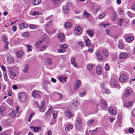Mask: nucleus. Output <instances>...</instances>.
Returning a JSON list of instances; mask_svg holds the SVG:
<instances>
[{"mask_svg":"<svg viewBox=\"0 0 135 135\" xmlns=\"http://www.w3.org/2000/svg\"><path fill=\"white\" fill-rule=\"evenodd\" d=\"M92 68L93 65L92 64H89L87 66V68L89 71L91 70Z\"/></svg>","mask_w":135,"mask_h":135,"instance_id":"46","label":"nucleus"},{"mask_svg":"<svg viewBox=\"0 0 135 135\" xmlns=\"http://www.w3.org/2000/svg\"><path fill=\"white\" fill-rule=\"evenodd\" d=\"M65 116L69 118L73 116V114L69 111H66L65 113Z\"/></svg>","mask_w":135,"mask_h":135,"instance_id":"23","label":"nucleus"},{"mask_svg":"<svg viewBox=\"0 0 135 135\" xmlns=\"http://www.w3.org/2000/svg\"><path fill=\"white\" fill-rule=\"evenodd\" d=\"M94 122V120L93 119H91L89 120L87 122V124L89 126H90V124Z\"/></svg>","mask_w":135,"mask_h":135,"instance_id":"48","label":"nucleus"},{"mask_svg":"<svg viewBox=\"0 0 135 135\" xmlns=\"http://www.w3.org/2000/svg\"><path fill=\"white\" fill-rule=\"evenodd\" d=\"M48 84V82L47 81H45L43 83V85L45 87L47 86Z\"/></svg>","mask_w":135,"mask_h":135,"instance_id":"61","label":"nucleus"},{"mask_svg":"<svg viewBox=\"0 0 135 135\" xmlns=\"http://www.w3.org/2000/svg\"><path fill=\"white\" fill-rule=\"evenodd\" d=\"M20 100L22 102H24L26 100L27 97L26 94L24 92L20 93L19 95Z\"/></svg>","mask_w":135,"mask_h":135,"instance_id":"2","label":"nucleus"},{"mask_svg":"<svg viewBox=\"0 0 135 135\" xmlns=\"http://www.w3.org/2000/svg\"><path fill=\"white\" fill-rule=\"evenodd\" d=\"M108 112L109 113L112 115H114L116 114V111L111 107H109L108 108Z\"/></svg>","mask_w":135,"mask_h":135,"instance_id":"14","label":"nucleus"},{"mask_svg":"<svg viewBox=\"0 0 135 135\" xmlns=\"http://www.w3.org/2000/svg\"><path fill=\"white\" fill-rule=\"evenodd\" d=\"M127 14L128 16L129 17H132L134 16V14L129 11H127Z\"/></svg>","mask_w":135,"mask_h":135,"instance_id":"47","label":"nucleus"},{"mask_svg":"<svg viewBox=\"0 0 135 135\" xmlns=\"http://www.w3.org/2000/svg\"><path fill=\"white\" fill-rule=\"evenodd\" d=\"M133 103V102H130L128 101L124 103V106L127 107H129L130 106H132Z\"/></svg>","mask_w":135,"mask_h":135,"instance_id":"31","label":"nucleus"},{"mask_svg":"<svg viewBox=\"0 0 135 135\" xmlns=\"http://www.w3.org/2000/svg\"><path fill=\"white\" fill-rule=\"evenodd\" d=\"M110 85L112 87L118 88L119 89L120 88V85L118 84L117 81L114 79H112L110 80Z\"/></svg>","mask_w":135,"mask_h":135,"instance_id":"1","label":"nucleus"},{"mask_svg":"<svg viewBox=\"0 0 135 135\" xmlns=\"http://www.w3.org/2000/svg\"><path fill=\"white\" fill-rule=\"evenodd\" d=\"M118 46L120 49H122L124 48L123 45L122 43H119L118 44Z\"/></svg>","mask_w":135,"mask_h":135,"instance_id":"55","label":"nucleus"},{"mask_svg":"<svg viewBox=\"0 0 135 135\" xmlns=\"http://www.w3.org/2000/svg\"><path fill=\"white\" fill-rule=\"evenodd\" d=\"M97 58L99 60H102L103 59V56L99 51H97L96 52Z\"/></svg>","mask_w":135,"mask_h":135,"instance_id":"18","label":"nucleus"},{"mask_svg":"<svg viewBox=\"0 0 135 135\" xmlns=\"http://www.w3.org/2000/svg\"><path fill=\"white\" fill-rule=\"evenodd\" d=\"M16 54L17 57L20 58L23 56L24 55V53L23 51L20 50L17 52Z\"/></svg>","mask_w":135,"mask_h":135,"instance_id":"17","label":"nucleus"},{"mask_svg":"<svg viewBox=\"0 0 135 135\" xmlns=\"http://www.w3.org/2000/svg\"><path fill=\"white\" fill-rule=\"evenodd\" d=\"M56 30L55 29H53L51 32L47 31V32L49 35L50 36H51L53 34L55 33Z\"/></svg>","mask_w":135,"mask_h":135,"instance_id":"40","label":"nucleus"},{"mask_svg":"<svg viewBox=\"0 0 135 135\" xmlns=\"http://www.w3.org/2000/svg\"><path fill=\"white\" fill-rule=\"evenodd\" d=\"M46 63L49 65H51L52 64L51 61V59L50 58H48L46 59L45 60Z\"/></svg>","mask_w":135,"mask_h":135,"instance_id":"37","label":"nucleus"},{"mask_svg":"<svg viewBox=\"0 0 135 135\" xmlns=\"http://www.w3.org/2000/svg\"><path fill=\"white\" fill-rule=\"evenodd\" d=\"M132 91L133 90L132 88L127 87L125 89L124 95L126 97H128L131 94Z\"/></svg>","mask_w":135,"mask_h":135,"instance_id":"7","label":"nucleus"},{"mask_svg":"<svg viewBox=\"0 0 135 135\" xmlns=\"http://www.w3.org/2000/svg\"><path fill=\"white\" fill-rule=\"evenodd\" d=\"M132 9L135 11V3H134L132 5L131 7Z\"/></svg>","mask_w":135,"mask_h":135,"instance_id":"62","label":"nucleus"},{"mask_svg":"<svg viewBox=\"0 0 135 135\" xmlns=\"http://www.w3.org/2000/svg\"><path fill=\"white\" fill-rule=\"evenodd\" d=\"M52 115L53 118H54V122L52 123V121L50 122V125H53V124L55 123V119L56 118L57 115V111H55V110H53L52 112Z\"/></svg>","mask_w":135,"mask_h":135,"instance_id":"16","label":"nucleus"},{"mask_svg":"<svg viewBox=\"0 0 135 135\" xmlns=\"http://www.w3.org/2000/svg\"><path fill=\"white\" fill-rule=\"evenodd\" d=\"M52 22L51 21H49L47 22L45 25V26L48 27L49 26Z\"/></svg>","mask_w":135,"mask_h":135,"instance_id":"60","label":"nucleus"},{"mask_svg":"<svg viewBox=\"0 0 135 135\" xmlns=\"http://www.w3.org/2000/svg\"><path fill=\"white\" fill-rule=\"evenodd\" d=\"M9 73L12 76L16 77L17 74H16V71L15 70L12 69H9Z\"/></svg>","mask_w":135,"mask_h":135,"instance_id":"28","label":"nucleus"},{"mask_svg":"<svg viewBox=\"0 0 135 135\" xmlns=\"http://www.w3.org/2000/svg\"><path fill=\"white\" fill-rule=\"evenodd\" d=\"M112 13L111 17L112 20L114 21L117 19V15L116 12L113 10H112Z\"/></svg>","mask_w":135,"mask_h":135,"instance_id":"12","label":"nucleus"},{"mask_svg":"<svg viewBox=\"0 0 135 135\" xmlns=\"http://www.w3.org/2000/svg\"><path fill=\"white\" fill-rule=\"evenodd\" d=\"M52 108H49L48 111H47V112L45 114H48L49 113H50L51 111L52 110Z\"/></svg>","mask_w":135,"mask_h":135,"instance_id":"63","label":"nucleus"},{"mask_svg":"<svg viewBox=\"0 0 135 135\" xmlns=\"http://www.w3.org/2000/svg\"><path fill=\"white\" fill-rule=\"evenodd\" d=\"M31 130L35 132H37L40 131L41 129V128L40 126L34 127V126H31L30 127Z\"/></svg>","mask_w":135,"mask_h":135,"instance_id":"10","label":"nucleus"},{"mask_svg":"<svg viewBox=\"0 0 135 135\" xmlns=\"http://www.w3.org/2000/svg\"><path fill=\"white\" fill-rule=\"evenodd\" d=\"M81 84V82L79 80H76L74 84V89L75 90H77L80 86Z\"/></svg>","mask_w":135,"mask_h":135,"instance_id":"15","label":"nucleus"},{"mask_svg":"<svg viewBox=\"0 0 135 135\" xmlns=\"http://www.w3.org/2000/svg\"><path fill=\"white\" fill-rule=\"evenodd\" d=\"M40 0H34L33 2V3L34 5H37L40 3Z\"/></svg>","mask_w":135,"mask_h":135,"instance_id":"43","label":"nucleus"},{"mask_svg":"<svg viewBox=\"0 0 135 135\" xmlns=\"http://www.w3.org/2000/svg\"><path fill=\"white\" fill-rule=\"evenodd\" d=\"M98 128H97L95 129H93L91 130H90L89 131V133L92 135L95 134L98 132Z\"/></svg>","mask_w":135,"mask_h":135,"instance_id":"25","label":"nucleus"},{"mask_svg":"<svg viewBox=\"0 0 135 135\" xmlns=\"http://www.w3.org/2000/svg\"><path fill=\"white\" fill-rule=\"evenodd\" d=\"M134 129L132 128H130L128 130V132L130 133H132L134 132Z\"/></svg>","mask_w":135,"mask_h":135,"instance_id":"52","label":"nucleus"},{"mask_svg":"<svg viewBox=\"0 0 135 135\" xmlns=\"http://www.w3.org/2000/svg\"><path fill=\"white\" fill-rule=\"evenodd\" d=\"M71 63L73 65L74 67H76L77 66V64L75 62V59L74 57H73L71 59Z\"/></svg>","mask_w":135,"mask_h":135,"instance_id":"34","label":"nucleus"},{"mask_svg":"<svg viewBox=\"0 0 135 135\" xmlns=\"http://www.w3.org/2000/svg\"><path fill=\"white\" fill-rule=\"evenodd\" d=\"M60 47L61 49L58 50V52H64L65 51V49L67 48V46L65 44L61 45L60 46Z\"/></svg>","mask_w":135,"mask_h":135,"instance_id":"9","label":"nucleus"},{"mask_svg":"<svg viewBox=\"0 0 135 135\" xmlns=\"http://www.w3.org/2000/svg\"><path fill=\"white\" fill-rule=\"evenodd\" d=\"M100 102L101 107L103 109H104L107 107V103L104 100L101 99Z\"/></svg>","mask_w":135,"mask_h":135,"instance_id":"13","label":"nucleus"},{"mask_svg":"<svg viewBox=\"0 0 135 135\" xmlns=\"http://www.w3.org/2000/svg\"><path fill=\"white\" fill-rule=\"evenodd\" d=\"M86 33L90 37H92L93 36L94 32L88 30L86 31Z\"/></svg>","mask_w":135,"mask_h":135,"instance_id":"32","label":"nucleus"},{"mask_svg":"<svg viewBox=\"0 0 135 135\" xmlns=\"http://www.w3.org/2000/svg\"><path fill=\"white\" fill-rule=\"evenodd\" d=\"M134 38L131 36H129L127 37L126 40V41L128 42H131L134 40Z\"/></svg>","mask_w":135,"mask_h":135,"instance_id":"33","label":"nucleus"},{"mask_svg":"<svg viewBox=\"0 0 135 135\" xmlns=\"http://www.w3.org/2000/svg\"><path fill=\"white\" fill-rule=\"evenodd\" d=\"M86 92L85 91H84L80 94V96L81 97H83L86 94Z\"/></svg>","mask_w":135,"mask_h":135,"instance_id":"57","label":"nucleus"},{"mask_svg":"<svg viewBox=\"0 0 135 135\" xmlns=\"http://www.w3.org/2000/svg\"><path fill=\"white\" fill-rule=\"evenodd\" d=\"M63 10L64 11V14H66L68 13L69 11V8L66 6H63Z\"/></svg>","mask_w":135,"mask_h":135,"instance_id":"26","label":"nucleus"},{"mask_svg":"<svg viewBox=\"0 0 135 135\" xmlns=\"http://www.w3.org/2000/svg\"><path fill=\"white\" fill-rule=\"evenodd\" d=\"M26 46L27 48V51L28 52L31 51L32 50V47L31 45L29 44H26Z\"/></svg>","mask_w":135,"mask_h":135,"instance_id":"35","label":"nucleus"},{"mask_svg":"<svg viewBox=\"0 0 135 135\" xmlns=\"http://www.w3.org/2000/svg\"><path fill=\"white\" fill-rule=\"evenodd\" d=\"M31 14L33 16L39 15L40 13L37 12L35 11L32 12Z\"/></svg>","mask_w":135,"mask_h":135,"instance_id":"49","label":"nucleus"},{"mask_svg":"<svg viewBox=\"0 0 135 135\" xmlns=\"http://www.w3.org/2000/svg\"><path fill=\"white\" fill-rule=\"evenodd\" d=\"M72 24L71 23L69 22H66L64 24V26L66 28H68L71 26Z\"/></svg>","mask_w":135,"mask_h":135,"instance_id":"39","label":"nucleus"},{"mask_svg":"<svg viewBox=\"0 0 135 135\" xmlns=\"http://www.w3.org/2000/svg\"><path fill=\"white\" fill-rule=\"evenodd\" d=\"M127 55L126 53L121 52L119 55V58L121 59H124L127 57Z\"/></svg>","mask_w":135,"mask_h":135,"instance_id":"21","label":"nucleus"},{"mask_svg":"<svg viewBox=\"0 0 135 135\" xmlns=\"http://www.w3.org/2000/svg\"><path fill=\"white\" fill-rule=\"evenodd\" d=\"M72 103L73 105L75 106H76L79 104L78 101L76 100H74L72 101Z\"/></svg>","mask_w":135,"mask_h":135,"instance_id":"45","label":"nucleus"},{"mask_svg":"<svg viewBox=\"0 0 135 135\" xmlns=\"http://www.w3.org/2000/svg\"><path fill=\"white\" fill-rule=\"evenodd\" d=\"M74 31L75 34L76 35H79L82 33V29L80 27L78 26L75 28Z\"/></svg>","mask_w":135,"mask_h":135,"instance_id":"6","label":"nucleus"},{"mask_svg":"<svg viewBox=\"0 0 135 135\" xmlns=\"http://www.w3.org/2000/svg\"><path fill=\"white\" fill-rule=\"evenodd\" d=\"M128 77V75L127 74H122L119 78V80L120 82H124L126 81Z\"/></svg>","mask_w":135,"mask_h":135,"instance_id":"3","label":"nucleus"},{"mask_svg":"<svg viewBox=\"0 0 135 135\" xmlns=\"http://www.w3.org/2000/svg\"><path fill=\"white\" fill-rule=\"evenodd\" d=\"M102 71L101 66L99 65L97 66L96 68V73L99 75H100L102 73Z\"/></svg>","mask_w":135,"mask_h":135,"instance_id":"20","label":"nucleus"},{"mask_svg":"<svg viewBox=\"0 0 135 135\" xmlns=\"http://www.w3.org/2000/svg\"><path fill=\"white\" fill-rule=\"evenodd\" d=\"M73 128V126L71 124H69L67 125L65 128V130L67 132H68L70 130Z\"/></svg>","mask_w":135,"mask_h":135,"instance_id":"29","label":"nucleus"},{"mask_svg":"<svg viewBox=\"0 0 135 135\" xmlns=\"http://www.w3.org/2000/svg\"><path fill=\"white\" fill-rule=\"evenodd\" d=\"M4 124L6 126H9L10 124V123L9 122L8 120H6L4 122Z\"/></svg>","mask_w":135,"mask_h":135,"instance_id":"54","label":"nucleus"},{"mask_svg":"<svg viewBox=\"0 0 135 135\" xmlns=\"http://www.w3.org/2000/svg\"><path fill=\"white\" fill-rule=\"evenodd\" d=\"M9 117L11 118H13L16 116V114L15 111H12V112L9 113L8 114Z\"/></svg>","mask_w":135,"mask_h":135,"instance_id":"36","label":"nucleus"},{"mask_svg":"<svg viewBox=\"0 0 135 135\" xmlns=\"http://www.w3.org/2000/svg\"><path fill=\"white\" fill-rule=\"evenodd\" d=\"M105 16V15L104 13L101 14L99 15V18L100 19H102L104 18Z\"/></svg>","mask_w":135,"mask_h":135,"instance_id":"56","label":"nucleus"},{"mask_svg":"<svg viewBox=\"0 0 135 135\" xmlns=\"http://www.w3.org/2000/svg\"><path fill=\"white\" fill-rule=\"evenodd\" d=\"M44 105L45 104L44 103V102L42 101L41 102V106L39 107V111L41 112H43L45 111V109L44 107Z\"/></svg>","mask_w":135,"mask_h":135,"instance_id":"19","label":"nucleus"},{"mask_svg":"<svg viewBox=\"0 0 135 135\" xmlns=\"http://www.w3.org/2000/svg\"><path fill=\"white\" fill-rule=\"evenodd\" d=\"M82 120L79 118H77L75 123V127L77 128H79L82 124Z\"/></svg>","mask_w":135,"mask_h":135,"instance_id":"5","label":"nucleus"},{"mask_svg":"<svg viewBox=\"0 0 135 135\" xmlns=\"http://www.w3.org/2000/svg\"><path fill=\"white\" fill-rule=\"evenodd\" d=\"M7 61L8 62L9 64H12L14 61L13 57L10 56H8L7 58Z\"/></svg>","mask_w":135,"mask_h":135,"instance_id":"22","label":"nucleus"},{"mask_svg":"<svg viewBox=\"0 0 135 135\" xmlns=\"http://www.w3.org/2000/svg\"><path fill=\"white\" fill-rule=\"evenodd\" d=\"M85 43L86 45V46H90V41L88 38L85 40Z\"/></svg>","mask_w":135,"mask_h":135,"instance_id":"38","label":"nucleus"},{"mask_svg":"<svg viewBox=\"0 0 135 135\" xmlns=\"http://www.w3.org/2000/svg\"><path fill=\"white\" fill-rule=\"evenodd\" d=\"M119 14L120 15H123L124 14V10L121 9H119Z\"/></svg>","mask_w":135,"mask_h":135,"instance_id":"58","label":"nucleus"},{"mask_svg":"<svg viewBox=\"0 0 135 135\" xmlns=\"http://www.w3.org/2000/svg\"><path fill=\"white\" fill-rule=\"evenodd\" d=\"M124 19L123 18H121L120 19H119L118 20V24L119 25H121L122 23L123 22Z\"/></svg>","mask_w":135,"mask_h":135,"instance_id":"44","label":"nucleus"},{"mask_svg":"<svg viewBox=\"0 0 135 135\" xmlns=\"http://www.w3.org/2000/svg\"><path fill=\"white\" fill-rule=\"evenodd\" d=\"M96 8L95 12H97L100 9V5L98 4H97L96 5Z\"/></svg>","mask_w":135,"mask_h":135,"instance_id":"51","label":"nucleus"},{"mask_svg":"<svg viewBox=\"0 0 135 135\" xmlns=\"http://www.w3.org/2000/svg\"><path fill=\"white\" fill-rule=\"evenodd\" d=\"M3 76L4 79L6 81H7V73H3Z\"/></svg>","mask_w":135,"mask_h":135,"instance_id":"59","label":"nucleus"},{"mask_svg":"<svg viewBox=\"0 0 135 135\" xmlns=\"http://www.w3.org/2000/svg\"><path fill=\"white\" fill-rule=\"evenodd\" d=\"M6 108L4 106H2L1 107L0 109V112L4 111L5 109Z\"/></svg>","mask_w":135,"mask_h":135,"instance_id":"64","label":"nucleus"},{"mask_svg":"<svg viewBox=\"0 0 135 135\" xmlns=\"http://www.w3.org/2000/svg\"><path fill=\"white\" fill-rule=\"evenodd\" d=\"M2 40L5 43H7V36H3Z\"/></svg>","mask_w":135,"mask_h":135,"instance_id":"50","label":"nucleus"},{"mask_svg":"<svg viewBox=\"0 0 135 135\" xmlns=\"http://www.w3.org/2000/svg\"><path fill=\"white\" fill-rule=\"evenodd\" d=\"M105 68L107 71H108L109 70V67L108 64L106 63L105 65Z\"/></svg>","mask_w":135,"mask_h":135,"instance_id":"53","label":"nucleus"},{"mask_svg":"<svg viewBox=\"0 0 135 135\" xmlns=\"http://www.w3.org/2000/svg\"><path fill=\"white\" fill-rule=\"evenodd\" d=\"M40 92L39 91L37 90H33L32 93V96L35 98H38L40 97Z\"/></svg>","mask_w":135,"mask_h":135,"instance_id":"4","label":"nucleus"},{"mask_svg":"<svg viewBox=\"0 0 135 135\" xmlns=\"http://www.w3.org/2000/svg\"><path fill=\"white\" fill-rule=\"evenodd\" d=\"M55 98L56 100L58 101L61 100L63 98V96L61 93H56L55 94Z\"/></svg>","mask_w":135,"mask_h":135,"instance_id":"8","label":"nucleus"},{"mask_svg":"<svg viewBox=\"0 0 135 135\" xmlns=\"http://www.w3.org/2000/svg\"><path fill=\"white\" fill-rule=\"evenodd\" d=\"M102 52L104 55L106 57H108L109 56V53L108 50L106 49H104L102 50Z\"/></svg>","mask_w":135,"mask_h":135,"instance_id":"27","label":"nucleus"},{"mask_svg":"<svg viewBox=\"0 0 135 135\" xmlns=\"http://www.w3.org/2000/svg\"><path fill=\"white\" fill-rule=\"evenodd\" d=\"M47 46L45 44L43 45L42 46H41L38 51H42L45 50L47 48Z\"/></svg>","mask_w":135,"mask_h":135,"instance_id":"30","label":"nucleus"},{"mask_svg":"<svg viewBox=\"0 0 135 135\" xmlns=\"http://www.w3.org/2000/svg\"><path fill=\"white\" fill-rule=\"evenodd\" d=\"M19 26L21 28L23 29L27 27V25L25 23H23L22 24H20Z\"/></svg>","mask_w":135,"mask_h":135,"instance_id":"42","label":"nucleus"},{"mask_svg":"<svg viewBox=\"0 0 135 135\" xmlns=\"http://www.w3.org/2000/svg\"><path fill=\"white\" fill-rule=\"evenodd\" d=\"M41 43L42 42H41V40H40L38 41L37 42L35 43V45L36 49L38 50H39L41 46Z\"/></svg>","mask_w":135,"mask_h":135,"instance_id":"24","label":"nucleus"},{"mask_svg":"<svg viewBox=\"0 0 135 135\" xmlns=\"http://www.w3.org/2000/svg\"><path fill=\"white\" fill-rule=\"evenodd\" d=\"M29 69V66L28 65H26L25 66L24 69L23 71L24 72L26 73L27 72Z\"/></svg>","mask_w":135,"mask_h":135,"instance_id":"41","label":"nucleus"},{"mask_svg":"<svg viewBox=\"0 0 135 135\" xmlns=\"http://www.w3.org/2000/svg\"><path fill=\"white\" fill-rule=\"evenodd\" d=\"M57 37L61 42H63L64 41L65 36L62 33H60L58 34Z\"/></svg>","mask_w":135,"mask_h":135,"instance_id":"11","label":"nucleus"}]
</instances>
